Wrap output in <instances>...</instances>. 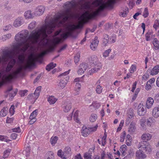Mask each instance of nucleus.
I'll use <instances>...</instances> for the list:
<instances>
[{"mask_svg": "<svg viewBox=\"0 0 159 159\" xmlns=\"http://www.w3.org/2000/svg\"><path fill=\"white\" fill-rule=\"evenodd\" d=\"M48 154L49 156L48 157L47 159H54V154L52 152H50Z\"/></svg>", "mask_w": 159, "mask_h": 159, "instance_id": "nucleus-53", "label": "nucleus"}, {"mask_svg": "<svg viewBox=\"0 0 159 159\" xmlns=\"http://www.w3.org/2000/svg\"><path fill=\"white\" fill-rule=\"evenodd\" d=\"M64 151L66 155V154H69L71 153V148L69 146H67L65 148Z\"/></svg>", "mask_w": 159, "mask_h": 159, "instance_id": "nucleus-40", "label": "nucleus"}, {"mask_svg": "<svg viewBox=\"0 0 159 159\" xmlns=\"http://www.w3.org/2000/svg\"><path fill=\"white\" fill-rule=\"evenodd\" d=\"M106 136H104L102 138L101 141H102V146H104L106 143Z\"/></svg>", "mask_w": 159, "mask_h": 159, "instance_id": "nucleus-55", "label": "nucleus"}, {"mask_svg": "<svg viewBox=\"0 0 159 159\" xmlns=\"http://www.w3.org/2000/svg\"><path fill=\"white\" fill-rule=\"evenodd\" d=\"M27 91V90H21L20 91L19 94L21 96H24L25 95Z\"/></svg>", "mask_w": 159, "mask_h": 159, "instance_id": "nucleus-56", "label": "nucleus"}, {"mask_svg": "<svg viewBox=\"0 0 159 159\" xmlns=\"http://www.w3.org/2000/svg\"><path fill=\"white\" fill-rule=\"evenodd\" d=\"M17 135L16 133H12L11 135V138L13 139H15L17 138Z\"/></svg>", "mask_w": 159, "mask_h": 159, "instance_id": "nucleus-59", "label": "nucleus"}, {"mask_svg": "<svg viewBox=\"0 0 159 159\" xmlns=\"http://www.w3.org/2000/svg\"><path fill=\"white\" fill-rule=\"evenodd\" d=\"M24 16L26 19H30L34 18V15L30 10H28L25 12Z\"/></svg>", "mask_w": 159, "mask_h": 159, "instance_id": "nucleus-14", "label": "nucleus"}, {"mask_svg": "<svg viewBox=\"0 0 159 159\" xmlns=\"http://www.w3.org/2000/svg\"><path fill=\"white\" fill-rule=\"evenodd\" d=\"M154 102V100H147L145 104L146 108L148 109L151 108Z\"/></svg>", "mask_w": 159, "mask_h": 159, "instance_id": "nucleus-24", "label": "nucleus"}, {"mask_svg": "<svg viewBox=\"0 0 159 159\" xmlns=\"http://www.w3.org/2000/svg\"><path fill=\"white\" fill-rule=\"evenodd\" d=\"M64 111L66 112H68L71 108V103L69 101H66L64 102Z\"/></svg>", "mask_w": 159, "mask_h": 159, "instance_id": "nucleus-13", "label": "nucleus"}, {"mask_svg": "<svg viewBox=\"0 0 159 159\" xmlns=\"http://www.w3.org/2000/svg\"><path fill=\"white\" fill-rule=\"evenodd\" d=\"M15 106L14 105H12L10 108L9 110V113L10 114L11 116L14 115L15 112Z\"/></svg>", "mask_w": 159, "mask_h": 159, "instance_id": "nucleus-38", "label": "nucleus"}, {"mask_svg": "<svg viewBox=\"0 0 159 159\" xmlns=\"http://www.w3.org/2000/svg\"><path fill=\"white\" fill-rule=\"evenodd\" d=\"M139 147L141 148L143 150L148 152H149L151 151L150 145L146 142H141L139 146Z\"/></svg>", "mask_w": 159, "mask_h": 159, "instance_id": "nucleus-7", "label": "nucleus"}, {"mask_svg": "<svg viewBox=\"0 0 159 159\" xmlns=\"http://www.w3.org/2000/svg\"><path fill=\"white\" fill-rule=\"evenodd\" d=\"M152 114L154 118H157L159 117V105L153 109Z\"/></svg>", "mask_w": 159, "mask_h": 159, "instance_id": "nucleus-15", "label": "nucleus"}, {"mask_svg": "<svg viewBox=\"0 0 159 159\" xmlns=\"http://www.w3.org/2000/svg\"><path fill=\"white\" fill-rule=\"evenodd\" d=\"M111 52V50L110 49H109L105 51L103 53V56L105 57H107L108 56L109 53L110 52Z\"/></svg>", "mask_w": 159, "mask_h": 159, "instance_id": "nucleus-50", "label": "nucleus"}, {"mask_svg": "<svg viewBox=\"0 0 159 159\" xmlns=\"http://www.w3.org/2000/svg\"><path fill=\"white\" fill-rule=\"evenodd\" d=\"M70 70L60 75V76L61 77V79L59 84L58 86L61 89L64 88L68 81L69 77L67 75L69 74Z\"/></svg>", "mask_w": 159, "mask_h": 159, "instance_id": "nucleus-4", "label": "nucleus"}, {"mask_svg": "<svg viewBox=\"0 0 159 159\" xmlns=\"http://www.w3.org/2000/svg\"><path fill=\"white\" fill-rule=\"evenodd\" d=\"M84 70L79 67V69L77 71V73L78 75H82L84 72Z\"/></svg>", "mask_w": 159, "mask_h": 159, "instance_id": "nucleus-58", "label": "nucleus"}, {"mask_svg": "<svg viewBox=\"0 0 159 159\" xmlns=\"http://www.w3.org/2000/svg\"><path fill=\"white\" fill-rule=\"evenodd\" d=\"M147 110L144 106L142 104L140 103L138 106L137 113L140 116H144L146 113Z\"/></svg>", "mask_w": 159, "mask_h": 159, "instance_id": "nucleus-8", "label": "nucleus"}, {"mask_svg": "<svg viewBox=\"0 0 159 159\" xmlns=\"http://www.w3.org/2000/svg\"><path fill=\"white\" fill-rule=\"evenodd\" d=\"M10 59L5 70L1 73L2 75L1 78L3 83L16 78L18 75L21 72L23 67L26 69L30 68L34 66L35 61L37 59V58L34 54H31L29 56L25 62L24 66L20 65L15 70L13 71L11 73L7 74V73L11 71L16 62V61L15 59Z\"/></svg>", "mask_w": 159, "mask_h": 159, "instance_id": "nucleus-3", "label": "nucleus"}, {"mask_svg": "<svg viewBox=\"0 0 159 159\" xmlns=\"http://www.w3.org/2000/svg\"><path fill=\"white\" fill-rule=\"evenodd\" d=\"M107 155L104 151H103L101 154V159H104L105 158H106Z\"/></svg>", "mask_w": 159, "mask_h": 159, "instance_id": "nucleus-64", "label": "nucleus"}, {"mask_svg": "<svg viewBox=\"0 0 159 159\" xmlns=\"http://www.w3.org/2000/svg\"><path fill=\"white\" fill-rule=\"evenodd\" d=\"M93 106L95 109H97L100 106V104L99 103L96 102H94L90 106Z\"/></svg>", "mask_w": 159, "mask_h": 159, "instance_id": "nucleus-48", "label": "nucleus"}, {"mask_svg": "<svg viewBox=\"0 0 159 159\" xmlns=\"http://www.w3.org/2000/svg\"><path fill=\"white\" fill-rule=\"evenodd\" d=\"M79 67L85 71L88 67L87 64L85 63H83L80 65Z\"/></svg>", "mask_w": 159, "mask_h": 159, "instance_id": "nucleus-42", "label": "nucleus"}, {"mask_svg": "<svg viewBox=\"0 0 159 159\" xmlns=\"http://www.w3.org/2000/svg\"><path fill=\"white\" fill-rule=\"evenodd\" d=\"M148 71H150V74L152 75H157L159 72V65H157L152 70H148Z\"/></svg>", "mask_w": 159, "mask_h": 159, "instance_id": "nucleus-18", "label": "nucleus"}, {"mask_svg": "<svg viewBox=\"0 0 159 159\" xmlns=\"http://www.w3.org/2000/svg\"><path fill=\"white\" fill-rule=\"evenodd\" d=\"M152 43L154 45V48L155 50L159 49V41L157 38H154L153 41Z\"/></svg>", "mask_w": 159, "mask_h": 159, "instance_id": "nucleus-22", "label": "nucleus"}, {"mask_svg": "<svg viewBox=\"0 0 159 159\" xmlns=\"http://www.w3.org/2000/svg\"><path fill=\"white\" fill-rule=\"evenodd\" d=\"M77 4L74 0L66 2L64 4L65 10L59 13L54 19L38 30H34L29 35L27 30H22L16 34L15 39L17 42L13 46L12 50L3 51L2 55L3 62H6L10 59H14L18 57L20 62L23 63L24 60V53L30 45L37 43L39 40H43L54 30L55 27L61 26L73 15L72 10L75 11Z\"/></svg>", "mask_w": 159, "mask_h": 159, "instance_id": "nucleus-1", "label": "nucleus"}, {"mask_svg": "<svg viewBox=\"0 0 159 159\" xmlns=\"http://www.w3.org/2000/svg\"><path fill=\"white\" fill-rule=\"evenodd\" d=\"M24 23V19L22 16H19L14 20L13 25L15 28L20 27Z\"/></svg>", "mask_w": 159, "mask_h": 159, "instance_id": "nucleus-6", "label": "nucleus"}, {"mask_svg": "<svg viewBox=\"0 0 159 159\" xmlns=\"http://www.w3.org/2000/svg\"><path fill=\"white\" fill-rule=\"evenodd\" d=\"M156 122V121L154 117H150L146 119V124L147 127L152 128L154 126Z\"/></svg>", "mask_w": 159, "mask_h": 159, "instance_id": "nucleus-10", "label": "nucleus"}, {"mask_svg": "<svg viewBox=\"0 0 159 159\" xmlns=\"http://www.w3.org/2000/svg\"><path fill=\"white\" fill-rule=\"evenodd\" d=\"M13 119L12 118H9L7 117L6 120V122L8 123H11L13 121Z\"/></svg>", "mask_w": 159, "mask_h": 159, "instance_id": "nucleus-60", "label": "nucleus"}, {"mask_svg": "<svg viewBox=\"0 0 159 159\" xmlns=\"http://www.w3.org/2000/svg\"><path fill=\"white\" fill-rule=\"evenodd\" d=\"M99 43V41L96 38H94L93 41L91 43L90 48L93 50H95Z\"/></svg>", "mask_w": 159, "mask_h": 159, "instance_id": "nucleus-16", "label": "nucleus"}, {"mask_svg": "<svg viewBox=\"0 0 159 159\" xmlns=\"http://www.w3.org/2000/svg\"><path fill=\"white\" fill-rule=\"evenodd\" d=\"M98 127V125L97 124L95 126L93 127H89L90 132H94L96 130Z\"/></svg>", "mask_w": 159, "mask_h": 159, "instance_id": "nucleus-52", "label": "nucleus"}, {"mask_svg": "<svg viewBox=\"0 0 159 159\" xmlns=\"http://www.w3.org/2000/svg\"><path fill=\"white\" fill-rule=\"evenodd\" d=\"M38 110H35L31 114L30 116V119H32L34 118L36 119V117L37 115Z\"/></svg>", "mask_w": 159, "mask_h": 159, "instance_id": "nucleus-34", "label": "nucleus"}, {"mask_svg": "<svg viewBox=\"0 0 159 159\" xmlns=\"http://www.w3.org/2000/svg\"><path fill=\"white\" fill-rule=\"evenodd\" d=\"M146 120L144 118H142L139 120V123L141 126L143 128H145L146 126Z\"/></svg>", "mask_w": 159, "mask_h": 159, "instance_id": "nucleus-29", "label": "nucleus"}, {"mask_svg": "<svg viewBox=\"0 0 159 159\" xmlns=\"http://www.w3.org/2000/svg\"><path fill=\"white\" fill-rule=\"evenodd\" d=\"M136 70V66L135 65H132L130 68V73H133Z\"/></svg>", "mask_w": 159, "mask_h": 159, "instance_id": "nucleus-51", "label": "nucleus"}, {"mask_svg": "<svg viewBox=\"0 0 159 159\" xmlns=\"http://www.w3.org/2000/svg\"><path fill=\"white\" fill-rule=\"evenodd\" d=\"M45 7L43 6H39L37 7L35 9L34 14L36 16L42 15L44 12Z\"/></svg>", "mask_w": 159, "mask_h": 159, "instance_id": "nucleus-11", "label": "nucleus"}, {"mask_svg": "<svg viewBox=\"0 0 159 159\" xmlns=\"http://www.w3.org/2000/svg\"><path fill=\"white\" fill-rule=\"evenodd\" d=\"M90 61L92 63V64L99 62L97 57L95 55H93L91 57Z\"/></svg>", "mask_w": 159, "mask_h": 159, "instance_id": "nucleus-26", "label": "nucleus"}, {"mask_svg": "<svg viewBox=\"0 0 159 159\" xmlns=\"http://www.w3.org/2000/svg\"><path fill=\"white\" fill-rule=\"evenodd\" d=\"M41 86L37 87L35 90L34 94H31L28 96L29 98L30 99H37L40 93L41 90Z\"/></svg>", "mask_w": 159, "mask_h": 159, "instance_id": "nucleus-9", "label": "nucleus"}, {"mask_svg": "<svg viewBox=\"0 0 159 159\" xmlns=\"http://www.w3.org/2000/svg\"><path fill=\"white\" fill-rule=\"evenodd\" d=\"M13 132L20 133L21 131L19 127L12 129Z\"/></svg>", "mask_w": 159, "mask_h": 159, "instance_id": "nucleus-62", "label": "nucleus"}, {"mask_svg": "<svg viewBox=\"0 0 159 159\" xmlns=\"http://www.w3.org/2000/svg\"><path fill=\"white\" fill-rule=\"evenodd\" d=\"M11 27V25H8L6 26L3 29L4 31H7L10 30Z\"/></svg>", "mask_w": 159, "mask_h": 159, "instance_id": "nucleus-57", "label": "nucleus"}, {"mask_svg": "<svg viewBox=\"0 0 159 159\" xmlns=\"http://www.w3.org/2000/svg\"><path fill=\"white\" fill-rule=\"evenodd\" d=\"M7 138V137L6 136L0 135V140L1 141L7 142V140L6 139Z\"/></svg>", "mask_w": 159, "mask_h": 159, "instance_id": "nucleus-54", "label": "nucleus"}, {"mask_svg": "<svg viewBox=\"0 0 159 159\" xmlns=\"http://www.w3.org/2000/svg\"><path fill=\"white\" fill-rule=\"evenodd\" d=\"M136 124L132 122L129 126L128 131L130 133H132L134 132L136 130V127L135 126Z\"/></svg>", "mask_w": 159, "mask_h": 159, "instance_id": "nucleus-17", "label": "nucleus"}, {"mask_svg": "<svg viewBox=\"0 0 159 159\" xmlns=\"http://www.w3.org/2000/svg\"><path fill=\"white\" fill-rule=\"evenodd\" d=\"M58 139V138L56 136L52 137L50 139L51 143L53 145H54L57 143Z\"/></svg>", "mask_w": 159, "mask_h": 159, "instance_id": "nucleus-36", "label": "nucleus"}, {"mask_svg": "<svg viewBox=\"0 0 159 159\" xmlns=\"http://www.w3.org/2000/svg\"><path fill=\"white\" fill-rule=\"evenodd\" d=\"M135 157L137 159H144L147 157V156L142 151L138 150L136 152Z\"/></svg>", "mask_w": 159, "mask_h": 159, "instance_id": "nucleus-12", "label": "nucleus"}, {"mask_svg": "<svg viewBox=\"0 0 159 159\" xmlns=\"http://www.w3.org/2000/svg\"><path fill=\"white\" fill-rule=\"evenodd\" d=\"M109 37L108 35L107 34H105L104 35V37L103 39L102 44L104 46H106L108 43L109 40Z\"/></svg>", "mask_w": 159, "mask_h": 159, "instance_id": "nucleus-35", "label": "nucleus"}, {"mask_svg": "<svg viewBox=\"0 0 159 159\" xmlns=\"http://www.w3.org/2000/svg\"><path fill=\"white\" fill-rule=\"evenodd\" d=\"M36 22L33 21L29 25L28 29L30 30L33 29L35 26Z\"/></svg>", "mask_w": 159, "mask_h": 159, "instance_id": "nucleus-44", "label": "nucleus"}, {"mask_svg": "<svg viewBox=\"0 0 159 159\" xmlns=\"http://www.w3.org/2000/svg\"><path fill=\"white\" fill-rule=\"evenodd\" d=\"M7 113V107H3L0 112V116L4 117L5 116Z\"/></svg>", "mask_w": 159, "mask_h": 159, "instance_id": "nucleus-25", "label": "nucleus"}, {"mask_svg": "<svg viewBox=\"0 0 159 159\" xmlns=\"http://www.w3.org/2000/svg\"><path fill=\"white\" fill-rule=\"evenodd\" d=\"M11 152V150L7 149L3 152V155L2 157H0V159H4L8 157Z\"/></svg>", "mask_w": 159, "mask_h": 159, "instance_id": "nucleus-21", "label": "nucleus"}, {"mask_svg": "<svg viewBox=\"0 0 159 159\" xmlns=\"http://www.w3.org/2000/svg\"><path fill=\"white\" fill-rule=\"evenodd\" d=\"M80 54L78 53L74 57V61L76 64L78 62L80 61Z\"/></svg>", "mask_w": 159, "mask_h": 159, "instance_id": "nucleus-47", "label": "nucleus"}, {"mask_svg": "<svg viewBox=\"0 0 159 159\" xmlns=\"http://www.w3.org/2000/svg\"><path fill=\"white\" fill-rule=\"evenodd\" d=\"M81 85L79 83H75V90L76 92V94H78L79 93V91L80 89Z\"/></svg>", "mask_w": 159, "mask_h": 159, "instance_id": "nucleus-30", "label": "nucleus"}, {"mask_svg": "<svg viewBox=\"0 0 159 159\" xmlns=\"http://www.w3.org/2000/svg\"><path fill=\"white\" fill-rule=\"evenodd\" d=\"M124 124V120H121L119 126L117 129V131L118 132L120 131L122 129Z\"/></svg>", "mask_w": 159, "mask_h": 159, "instance_id": "nucleus-46", "label": "nucleus"}, {"mask_svg": "<svg viewBox=\"0 0 159 159\" xmlns=\"http://www.w3.org/2000/svg\"><path fill=\"white\" fill-rule=\"evenodd\" d=\"M149 13L148 11V9L147 8H145L144 9V11L143 13V16L146 18L147 17Z\"/></svg>", "mask_w": 159, "mask_h": 159, "instance_id": "nucleus-49", "label": "nucleus"}, {"mask_svg": "<svg viewBox=\"0 0 159 159\" xmlns=\"http://www.w3.org/2000/svg\"><path fill=\"white\" fill-rule=\"evenodd\" d=\"M152 137V135L149 133H145L142 134L141 136L142 139L145 142L150 140Z\"/></svg>", "mask_w": 159, "mask_h": 159, "instance_id": "nucleus-19", "label": "nucleus"}, {"mask_svg": "<svg viewBox=\"0 0 159 159\" xmlns=\"http://www.w3.org/2000/svg\"><path fill=\"white\" fill-rule=\"evenodd\" d=\"M153 27L156 30L159 28V21L157 20H156L154 21V24L153 25Z\"/></svg>", "mask_w": 159, "mask_h": 159, "instance_id": "nucleus-37", "label": "nucleus"}, {"mask_svg": "<svg viewBox=\"0 0 159 159\" xmlns=\"http://www.w3.org/2000/svg\"><path fill=\"white\" fill-rule=\"evenodd\" d=\"M74 159H83L80 153L77 154L74 157Z\"/></svg>", "mask_w": 159, "mask_h": 159, "instance_id": "nucleus-63", "label": "nucleus"}, {"mask_svg": "<svg viewBox=\"0 0 159 159\" xmlns=\"http://www.w3.org/2000/svg\"><path fill=\"white\" fill-rule=\"evenodd\" d=\"M134 116V114L132 110H129L128 113V117L129 119H131Z\"/></svg>", "mask_w": 159, "mask_h": 159, "instance_id": "nucleus-45", "label": "nucleus"}, {"mask_svg": "<svg viewBox=\"0 0 159 159\" xmlns=\"http://www.w3.org/2000/svg\"><path fill=\"white\" fill-rule=\"evenodd\" d=\"M84 159H91L92 155L90 153L86 152L84 153Z\"/></svg>", "mask_w": 159, "mask_h": 159, "instance_id": "nucleus-41", "label": "nucleus"}, {"mask_svg": "<svg viewBox=\"0 0 159 159\" xmlns=\"http://www.w3.org/2000/svg\"><path fill=\"white\" fill-rule=\"evenodd\" d=\"M82 135L84 136H87L90 133L89 129L86 128L85 126H83L82 129Z\"/></svg>", "mask_w": 159, "mask_h": 159, "instance_id": "nucleus-20", "label": "nucleus"}, {"mask_svg": "<svg viewBox=\"0 0 159 159\" xmlns=\"http://www.w3.org/2000/svg\"><path fill=\"white\" fill-rule=\"evenodd\" d=\"M65 153L64 152H62L61 150L60 149L58 150L57 154L59 157L62 159H67L66 155V154L65 155Z\"/></svg>", "mask_w": 159, "mask_h": 159, "instance_id": "nucleus-23", "label": "nucleus"}, {"mask_svg": "<svg viewBox=\"0 0 159 159\" xmlns=\"http://www.w3.org/2000/svg\"><path fill=\"white\" fill-rule=\"evenodd\" d=\"M30 149L29 147H27L25 149V155L30 159H34L38 155V153L36 148H33L31 152L30 153Z\"/></svg>", "mask_w": 159, "mask_h": 159, "instance_id": "nucleus-5", "label": "nucleus"}, {"mask_svg": "<svg viewBox=\"0 0 159 159\" xmlns=\"http://www.w3.org/2000/svg\"><path fill=\"white\" fill-rule=\"evenodd\" d=\"M113 157L111 153L107 152V154L106 158L108 159H113Z\"/></svg>", "mask_w": 159, "mask_h": 159, "instance_id": "nucleus-61", "label": "nucleus"}, {"mask_svg": "<svg viewBox=\"0 0 159 159\" xmlns=\"http://www.w3.org/2000/svg\"><path fill=\"white\" fill-rule=\"evenodd\" d=\"M56 66V63L51 62L46 66V69L47 70L49 71L50 70L55 67Z\"/></svg>", "mask_w": 159, "mask_h": 159, "instance_id": "nucleus-28", "label": "nucleus"}, {"mask_svg": "<svg viewBox=\"0 0 159 159\" xmlns=\"http://www.w3.org/2000/svg\"><path fill=\"white\" fill-rule=\"evenodd\" d=\"M127 148V146L125 145H123L120 148V151L121 152L122 155L124 156L125 155Z\"/></svg>", "mask_w": 159, "mask_h": 159, "instance_id": "nucleus-27", "label": "nucleus"}, {"mask_svg": "<svg viewBox=\"0 0 159 159\" xmlns=\"http://www.w3.org/2000/svg\"><path fill=\"white\" fill-rule=\"evenodd\" d=\"M115 2V0H108L107 2L105 0H79L80 9L88 10L79 18V21L77 25H70L67 26L65 28V32L61 34L60 37L56 36L61 31H56L52 39L53 43L55 44H58L62 39H66L69 36H72L75 30L81 28L84 23L95 17L106 7H111Z\"/></svg>", "mask_w": 159, "mask_h": 159, "instance_id": "nucleus-2", "label": "nucleus"}, {"mask_svg": "<svg viewBox=\"0 0 159 159\" xmlns=\"http://www.w3.org/2000/svg\"><path fill=\"white\" fill-rule=\"evenodd\" d=\"M79 111L76 110L75 112L74 115V118L75 121L77 123H79L80 122V120L78 118V116L79 115Z\"/></svg>", "mask_w": 159, "mask_h": 159, "instance_id": "nucleus-31", "label": "nucleus"}, {"mask_svg": "<svg viewBox=\"0 0 159 159\" xmlns=\"http://www.w3.org/2000/svg\"><path fill=\"white\" fill-rule=\"evenodd\" d=\"M152 33L150 31H148L145 34L146 39L147 41L150 40V37L152 35Z\"/></svg>", "mask_w": 159, "mask_h": 159, "instance_id": "nucleus-39", "label": "nucleus"}, {"mask_svg": "<svg viewBox=\"0 0 159 159\" xmlns=\"http://www.w3.org/2000/svg\"><path fill=\"white\" fill-rule=\"evenodd\" d=\"M126 134V132L125 131H124L121 133L120 136V142H122L124 141Z\"/></svg>", "mask_w": 159, "mask_h": 159, "instance_id": "nucleus-43", "label": "nucleus"}, {"mask_svg": "<svg viewBox=\"0 0 159 159\" xmlns=\"http://www.w3.org/2000/svg\"><path fill=\"white\" fill-rule=\"evenodd\" d=\"M98 118L97 116L94 114H93L91 115L89 117V120L91 122H95Z\"/></svg>", "mask_w": 159, "mask_h": 159, "instance_id": "nucleus-32", "label": "nucleus"}, {"mask_svg": "<svg viewBox=\"0 0 159 159\" xmlns=\"http://www.w3.org/2000/svg\"><path fill=\"white\" fill-rule=\"evenodd\" d=\"M96 92L98 94H100L102 91V87L99 84L97 85L96 88Z\"/></svg>", "mask_w": 159, "mask_h": 159, "instance_id": "nucleus-33", "label": "nucleus"}]
</instances>
